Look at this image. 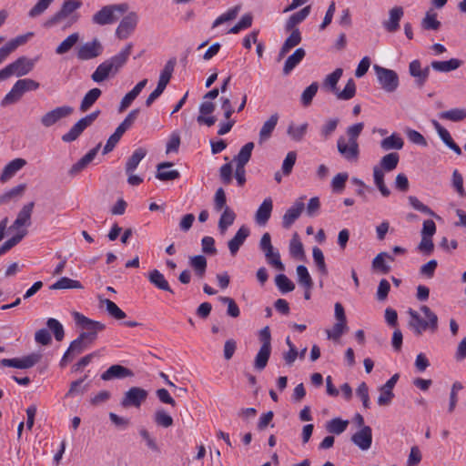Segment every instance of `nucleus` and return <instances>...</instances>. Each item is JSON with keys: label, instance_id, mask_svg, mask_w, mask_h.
<instances>
[{"label": "nucleus", "instance_id": "obj_1", "mask_svg": "<svg viewBox=\"0 0 466 466\" xmlns=\"http://www.w3.org/2000/svg\"><path fill=\"white\" fill-rule=\"evenodd\" d=\"M82 5L81 0H65L60 8L43 23V26L46 29L61 25L63 29L71 27L80 19V14L77 11Z\"/></svg>", "mask_w": 466, "mask_h": 466}, {"label": "nucleus", "instance_id": "obj_2", "mask_svg": "<svg viewBox=\"0 0 466 466\" xmlns=\"http://www.w3.org/2000/svg\"><path fill=\"white\" fill-rule=\"evenodd\" d=\"M132 48V44H127L117 55L101 63L91 75V79L96 83H101L106 80L110 75H116L126 65L131 55Z\"/></svg>", "mask_w": 466, "mask_h": 466}, {"label": "nucleus", "instance_id": "obj_3", "mask_svg": "<svg viewBox=\"0 0 466 466\" xmlns=\"http://www.w3.org/2000/svg\"><path fill=\"white\" fill-rule=\"evenodd\" d=\"M364 128V123L360 122L350 126L346 134L348 137L340 136L337 141L339 153L347 160H357L360 155L358 138Z\"/></svg>", "mask_w": 466, "mask_h": 466}, {"label": "nucleus", "instance_id": "obj_4", "mask_svg": "<svg viewBox=\"0 0 466 466\" xmlns=\"http://www.w3.org/2000/svg\"><path fill=\"white\" fill-rule=\"evenodd\" d=\"M420 309L427 319H422L419 312L410 309L408 310L410 317L409 327L417 336H420L427 329L431 333L436 332L438 329V316L426 305L420 306Z\"/></svg>", "mask_w": 466, "mask_h": 466}, {"label": "nucleus", "instance_id": "obj_5", "mask_svg": "<svg viewBox=\"0 0 466 466\" xmlns=\"http://www.w3.org/2000/svg\"><path fill=\"white\" fill-rule=\"evenodd\" d=\"M129 9L127 3L108 5L102 7L92 16V22L96 25H105L116 22L120 15L125 14Z\"/></svg>", "mask_w": 466, "mask_h": 466}, {"label": "nucleus", "instance_id": "obj_6", "mask_svg": "<svg viewBox=\"0 0 466 466\" xmlns=\"http://www.w3.org/2000/svg\"><path fill=\"white\" fill-rule=\"evenodd\" d=\"M378 82L381 88L387 93H393L397 90L400 80L398 74L392 70L379 65L373 66Z\"/></svg>", "mask_w": 466, "mask_h": 466}, {"label": "nucleus", "instance_id": "obj_7", "mask_svg": "<svg viewBox=\"0 0 466 466\" xmlns=\"http://www.w3.org/2000/svg\"><path fill=\"white\" fill-rule=\"evenodd\" d=\"M259 248L263 251L267 262L279 271L285 270V266L281 262L280 254L276 250L271 243V237L268 232L262 235L259 241Z\"/></svg>", "mask_w": 466, "mask_h": 466}, {"label": "nucleus", "instance_id": "obj_8", "mask_svg": "<svg viewBox=\"0 0 466 466\" xmlns=\"http://www.w3.org/2000/svg\"><path fill=\"white\" fill-rule=\"evenodd\" d=\"M74 317L76 323L87 330L86 332H82L81 335L82 338H84L86 340H88L90 343H92L96 339V334L98 331L104 330L106 329V325L104 323L90 319L81 313L76 312Z\"/></svg>", "mask_w": 466, "mask_h": 466}, {"label": "nucleus", "instance_id": "obj_9", "mask_svg": "<svg viewBox=\"0 0 466 466\" xmlns=\"http://www.w3.org/2000/svg\"><path fill=\"white\" fill-rule=\"evenodd\" d=\"M35 62L25 56H20L13 63L9 64L4 70L9 78L12 76H23L31 72L34 68Z\"/></svg>", "mask_w": 466, "mask_h": 466}, {"label": "nucleus", "instance_id": "obj_10", "mask_svg": "<svg viewBox=\"0 0 466 466\" xmlns=\"http://www.w3.org/2000/svg\"><path fill=\"white\" fill-rule=\"evenodd\" d=\"M147 391L139 387H131L124 393L120 401L123 408H139L147 398Z\"/></svg>", "mask_w": 466, "mask_h": 466}, {"label": "nucleus", "instance_id": "obj_11", "mask_svg": "<svg viewBox=\"0 0 466 466\" xmlns=\"http://www.w3.org/2000/svg\"><path fill=\"white\" fill-rule=\"evenodd\" d=\"M103 53V46L97 38L81 45L76 52V57L81 61L94 59Z\"/></svg>", "mask_w": 466, "mask_h": 466}, {"label": "nucleus", "instance_id": "obj_12", "mask_svg": "<svg viewBox=\"0 0 466 466\" xmlns=\"http://www.w3.org/2000/svg\"><path fill=\"white\" fill-rule=\"evenodd\" d=\"M73 112L74 108L70 106H57L44 114L40 118V122L44 127H50L62 118L70 116Z\"/></svg>", "mask_w": 466, "mask_h": 466}, {"label": "nucleus", "instance_id": "obj_13", "mask_svg": "<svg viewBox=\"0 0 466 466\" xmlns=\"http://www.w3.org/2000/svg\"><path fill=\"white\" fill-rule=\"evenodd\" d=\"M41 354L32 353L23 358L3 359L0 363L5 367H12L15 369H30L38 363L41 360Z\"/></svg>", "mask_w": 466, "mask_h": 466}, {"label": "nucleus", "instance_id": "obj_14", "mask_svg": "<svg viewBox=\"0 0 466 466\" xmlns=\"http://www.w3.org/2000/svg\"><path fill=\"white\" fill-rule=\"evenodd\" d=\"M137 21V14L136 12H129L126 16L122 18L116 30L117 37L120 39L127 38L136 28Z\"/></svg>", "mask_w": 466, "mask_h": 466}, {"label": "nucleus", "instance_id": "obj_15", "mask_svg": "<svg viewBox=\"0 0 466 466\" xmlns=\"http://www.w3.org/2000/svg\"><path fill=\"white\" fill-rule=\"evenodd\" d=\"M400 160V155L396 152H391L384 157L380 161L378 166L373 168V175H383V173H389L393 171Z\"/></svg>", "mask_w": 466, "mask_h": 466}, {"label": "nucleus", "instance_id": "obj_16", "mask_svg": "<svg viewBox=\"0 0 466 466\" xmlns=\"http://www.w3.org/2000/svg\"><path fill=\"white\" fill-rule=\"evenodd\" d=\"M254 143L248 142L244 145L238 154L234 157L233 162H236V169L234 175H245V165L249 161Z\"/></svg>", "mask_w": 466, "mask_h": 466}, {"label": "nucleus", "instance_id": "obj_17", "mask_svg": "<svg viewBox=\"0 0 466 466\" xmlns=\"http://www.w3.org/2000/svg\"><path fill=\"white\" fill-rule=\"evenodd\" d=\"M303 200L304 197L299 198L295 201L293 206L286 211L282 218V227L284 228H289L292 224L299 218L305 208Z\"/></svg>", "mask_w": 466, "mask_h": 466}, {"label": "nucleus", "instance_id": "obj_18", "mask_svg": "<svg viewBox=\"0 0 466 466\" xmlns=\"http://www.w3.org/2000/svg\"><path fill=\"white\" fill-rule=\"evenodd\" d=\"M85 341L86 339L82 338V335L80 334L77 339H76L70 343L69 348L65 352L60 361L61 368H65L67 365V363L70 362L75 358V356L84 351V350L86 347Z\"/></svg>", "mask_w": 466, "mask_h": 466}, {"label": "nucleus", "instance_id": "obj_19", "mask_svg": "<svg viewBox=\"0 0 466 466\" xmlns=\"http://www.w3.org/2000/svg\"><path fill=\"white\" fill-rule=\"evenodd\" d=\"M351 441L361 451H367L372 443V431L370 426H364L351 436Z\"/></svg>", "mask_w": 466, "mask_h": 466}, {"label": "nucleus", "instance_id": "obj_20", "mask_svg": "<svg viewBox=\"0 0 466 466\" xmlns=\"http://www.w3.org/2000/svg\"><path fill=\"white\" fill-rule=\"evenodd\" d=\"M430 68L431 66L421 68L420 61L417 59L410 63L409 73L415 78L416 85L419 87L423 86L426 83L430 75Z\"/></svg>", "mask_w": 466, "mask_h": 466}, {"label": "nucleus", "instance_id": "obj_21", "mask_svg": "<svg viewBox=\"0 0 466 466\" xmlns=\"http://www.w3.org/2000/svg\"><path fill=\"white\" fill-rule=\"evenodd\" d=\"M132 376H134V373L130 369L119 364H115L110 366L101 374V380L107 381L116 379L121 380Z\"/></svg>", "mask_w": 466, "mask_h": 466}, {"label": "nucleus", "instance_id": "obj_22", "mask_svg": "<svg viewBox=\"0 0 466 466\" xmlns=\"http://www.w3.org/2000/svg\"><path fill=\"white\" fill-rule=\"evenodd\" d=\"M35 207L34 202H29L25 205L19 211L15 220L10 227V229L18 230L21 227H28L31 225V216L33 208Z\"/></svg>", "mask_w": 466, "mask_h": 466}, {"label": "nucleus", "instance_id": "obj_23", "mask_svg": "<svg viewBox=\"0 0 466 466\" xmlns=\"http://www.w3.org/2000/svg\"><path fill=\"white\" fill-rule=\"evenodd\" d=\"M273 210V202L270 198H267L258 207L255 214V221L259 226H265L271 217Z\"/></svg>", "mask_w": 466, "mask_h": 466}, {"label": "nucleus", "instance_id": "obj_24", "mask_svg": "<svg viewBox=\"0 0 466 466\" xmlns=\"http://www.w3.org/2000/svg\"><path fill=\"white\" fill-rule=\"evenodd\" d=\"M434 128L436 129L439 137L443 141V143L451 149L455 154L460 156L461 154V147L453 141L450 132L443 127L437 120L431 121Z\"/></svg>", "mask_w": 466, "mask_h": 466}, {"label": "nucleus", "instance_id": "obj_25", "mask_svg": "<svg viewBox=\"0 0 466 466\" xmlns=\"http://www.w3.org/2000/svg\"><path fill=\"white\" fill-rule=\"evenodd\" d=\"M249 236V229L246 226H241L235 236L228 241V247L232 256H235L240 247L244 244Z\"/></svg>", "mask_w": 466, "mask_h": 466}, {"label": "nucleus", "instance_id": "obj_26", "mask_svg": "<svg viewBox=\"0 0 466 466\" xmlns=\"http://www.w3.org/2000/svg\"><path fill=\"white\" fill-rule=\"evenodd\" d=\"M289 32L290 35L286 38L279 50V59L283 58L290 49L297 46L301 42V34L299 29H291Z\"/></svg>", "mask_w": 466, "mask_h": 466}, {"label": "nucleus", "instance_id": "obj_27", "mask_svg": "<svg viewBox=\"0 0 466 466\" xmlns=\"http://www.w3.org/2000/svg\"><path fill=\"white\" fill-rule=\"evenodd\" d=\"M403 16V9L400 6H395L390 10L389 20L384 21L383 25L388 32H395L400 28V21Z\"/></svg>", "mask_w": 466, "mask_h": 466}, {"label": "nucleus", "instance_id": "obj_28", "mask_svg": "<svg viewBox=\"0 0 466 466\" xmlns=\"http://www.w3.org/2000/svg\"><path fill=\"white\" fill-rule=\"evenodd\" d=\"M462 63L463 62L458 58H451L447 61H432L431 67L436 72L449 73L458 69Z\"/></svg>", "mask_w": 466, "mask_h": 466}, {"label": "nucleus", "instance_id": "obj_29", "mask_svg": "<svg viewBox=\"0 0 466 466\" xmlns=\"http://www.w3.org/2000/svg\"><path fill=\"white\" fill-rule=\"evenodd\" d=\"M306 52L303 48H297L292 55H290L283 66V74L289 75L305 57Z\"/></svg>", "mask_w": 466, "mask_h": 466}, {"label": "nucleus", "instance_id": "obj_30", "mask_svg": "<svg viewBox=\"0 0 466 466\" xmlns=\"http://www.w3.org/2000/svg\"><path fill=\"white\" fill-rule=\"evenodd\" d=\"M310 5L303 7L300 11L293 14L289 16L285 24V30L290 31L291 29H299L297 25L304 21L310 13Z\"/></svg>", "mask_w": 466, "mask_h": 466}, {"label": "nucleus", "instance_id": "obj_31", "mask_svg": "<svg viewBox=\"0 0 466 466\" xmlns=\"http://www.w3.org/2000/svg\"><path fill=\"white\" fill-rule=\"evenodd\" d=\"M148 280L151 284H153L157 289L167 291L171 294L174 293L173 289L170 288L167 280L165 279L164 275L157 269H153L148 274Z\"/></svg>", "mask_w": 466, "mask_h": 466}, {"label": "nucleus", "instance_id": "obj_32", "mask_svg": "<svg viewBox=\"0 0 466 466\" xmlns=\"http://www.w3.org/2000/svg\"><path fill=\"white\" fill-rule=\"evenodd\" d=\"M279 120V115L277 113L272 114L269 118L263 124L260 131H259V144H262L264 141L268 140L273 130L275 129Z\"/></svg>", "mask_w": 466, "mask_h": 466}, {"label": "nucleus", "instance_id": "obj_33", "mask_svg": "<svg viewBox=\"0 0 466 466\" xmlns=\"http://www.w3.org/2000/svg\"><path fill=\"white\" fill-rule=\"evenodd\" d=\"M87 376L71 382L68 391L66 394V398H74L76 396H83L89 388V383H85Z\"/></svg>", "mask_w": 466, "mask_h": 466}, {"label": "nucleus", "instance_id": "obj_34", "mask_svg": "<svg viewBox=\"0 0 466 466\" xmlns=\"http://www.w3.org/2000/svg\"><path fill=\"white\" fill-rule=\"evenodd\" d=\"M101 145L98 144L96 147L88 151L83 157H81L70 169V173L81 172L89 163L93 161L96 156Z\"/></svg>", "mask_w": 466, "mask_h": 466}, {"label": "nucleus", "instance_id": "obj_35", "mask_svg": "<svg viewBox=\"0 0 466 466\" xmlns=\"http://www.w3.org/2000/svg\"><path fill=\"white\" fill-rule=\"evenodd\" d=\"M189 266L194 269L195 274L199 278L202 279L207 270L208 262L207 258L203 255H195L189 257L188 260Z\"/></svg>", "mask_w": 466, "mask_h": 466}, {"label": "nucleus", "instance_id": "obj_36", "mask_svg": "<svg viewBox=\"0 0 466 466\" xmlns=\"http://www.w3.org/2000/svg\"><path fill=\"white\" fill-rule=\"evenodd\" d=\"M385 258L390 261L394 260V258L387 252L379 253L372 260V268L380 271L382 274H388L390 271V267L385 262Z\"/></svg>", "mask_w": 466, "mask_h": 466}, {"label": "nucleus", "instance_id": "obj_37", "mask_svg": "<svg viewBox=\"0 0 466 466\" xmlns=\"http://www.w3.org/2000/svg\"><path fill=\"white\" fill-rule=\"evenodd\" d=\"M176 65L175 59H170L167 62V64L164 66V69L160 73L158 83L157 87L164 91L167 86V84L170 81V78L172 76V73L174 71V67Z\"/></svg>", "mask_w": 466, "mask_h": 466}, {"label": "nucleus", "instance_id": "obj_38", "mask_svg": "<svg viewBox=\"0 0 466 466\" xmlns=\"http://www.w3.org/2000/svg\"><path fill=\"white\" fill-rule=\"evenodd\" d=\"M89 127L83 118L79 119L71 128L70 130L62 136V140L64 142H73L75 141L83 131Z\"/></svg>", "mask_w": 466, "mask_h": 466}, {"label": "nucleus", "instance_id": "obj_39", "mask_svg": "<svg viewBox=\"0 0 466 466\" xmlns=\"http://www.w3.org/2000/svg\"><path fill=\"white\" fill-rule=\"evenodd\" d=\"M439 117L451 122H460L466 118V108L455 107L439 113Z\"/></svg>", "mask_w": 466, "mask_h": 466}, {"label": "nucleus", "instance_id": "obj_40", "mask_svg": "<svg viewBox=\"0 0 466 466\" xmlns=\"http://www.w3.org/2000/svg\"><path fill=\"white\" fill-rule=\"evenodd\" d=\"M235 218V212L228 207H225L218 220V230L222 235H224L227 232L228 227L234 223Z\"/></svg>", "mask_w": 466, "mask_h": 466}, {"label": "nucleus", "instance_id": "obj_41", "mask_svg": "<svg viewBox=\"0 0 466 466\" xmlns=\"http://www.w3.org/2000/svg\"><path fill=\"white\" fill-rule=\"evenodd\" d=\"M23 95L24 91L22 90L20 85L16 81L13 86L12 89L2 99L0 105L1 106H6L8 105L15 104L21 99Z\"/></svg>", "mask_w": 466, "mask_h": 466}, {"label": "nucleus", "instance_id": "obj_42", "mask_svg": "<svg viewBox=\"0 0 466 466\" xmlns=\"http://www.w3.org/2000/svg\"><path fill=\"white\" fill-rule=\"evenodd\" d=\"M101 94H102V91L97 87H95V88H92L91 90H89L85 95L84 98L81 101L80 111L81 112L87 111L96 103V101L99 98Z\"/></svg>", "mask_w": 466, "mask_h": 466}, {"label": "nucleus", "instance_id": "obj_43", "mask_svg": "<svg viewBox=\"0 0 466 466\" xmlns=\"http://www.w3.org/2000/svg\"><path fill=\"white\" fill-rule=\"evenodd\" d=\"M403 139L398 134H391L390 137L383 138L380 147L384 150L396 149L400 150L403 147Z\"/></svg>", "mask_w": 466, "mask_h": 466}, {"label": "nucleus", "instance_id": "obj_44", "mask_svg": "<svg viewBox=\"0 0 466 466\" xmlns=\"http://www.w3.org/2000/svg\"><path fill=\"white\" fill-rule=\"evenodd\" d=\"M79 33H72L56 46V53L57 55H64L67 53L79 41Z\"/></svg>", "mask_w": 466, "mask_h": 466}, {"label": "nucleus", "instance_id": "obj_45", "mask_svg": "<svg viewBox=\"0 0 466 466\" xmlns=\"http://www.w3.org/2000/svg\"><path fill=\"white\" fill-rule=\"evenodd\" d=\"M146 155L147 150L145 148L139 147L136 149L127 161L126 172L132 173Z\"/></svg>", "mask_w": 466, "mask_h": 466}, {"label": "nucleus", "instance_id": "obj_46", "mask_svg": "<svg viewBox=\"0 0 466 466\" xmlns=\"http://www.w3.org/2000/svg\"><path fill=\"white\" fill-rule=\"evenodd\" d=\"M343 74L341 68L335 69L331 74L328 75L323 82V86L332 93H336L337 84Z\"/></svg>", "mask_w": 466, "mask_h": 466}, {"label": "nucleus", "instance_id": "obj_47", "mask_svg": "<svg viewBox=\"0 0 466 466\" xmlns=\"http://www.w3.org/2000/svg\"><path fill=\"white\" fill-rule=\"evenodd\" d=\"M349 425V420L334 418L328 421L326 429L329 433L339 435L343 433Z\"/></svg>", "mask_w": 466, "mask_h": 466}, {"label": "nucleus", "instance_id": "obj_48", "mask_svg": "<svg viewBox=\"0 0 466 466\" xmlns=\"http://www.w3.org/2000/svg\"><path fill=\"white\" fill-rule=\"evenodd\" d=\"M83 289L82 284L78 280L71 279L66 277H63L50 286V289Z\"/></svg>", "mask_w": 466, "mask_h": 466}, {"label": "nucleus", "instance_id": "obj_49", "mask_svg": "<svg viewBox=\"0 0 466 466\" xmlns=\"http://www.w3.org/2000/svg\"><path fill=\"white\" fill-rule=\"evenodd\" d=\"M296 271L299 283L306 289H311L313 287V281L308 268L304 265H299Z\"/></svg>", "mask_w": 466, "mask_h": 466}, {"label": "nucleus", "instance_id": "obj_50", "mask_svg": "<svg viewBox=\"0 0 466 466\" xmlns=\"http://www.w3.org/2000/svg\"><path fill=\"white\" fill-rule=\"evenodd\" d=\"M271 350L261 348L255 357L254 368L258 370H262L266 368L268 359L270 357Z\"/></svg>", "mask_w": 466, "mask_h": 466}, {"label": "nucleus", "instance_id": "obj_51", "mask_svg": "<svg viewBox=\"0 0 466 466\" xmlns=\"http://www.w3.org/2000/svg\"><path fill=\"white\" fill-rule=\"evenodd\" d=\"M312 256L319 272L323 276H327L328 268L322 250L319 247H314L312 249Z\"/></svg>", "mask_w": 466, "mask_h": 466}, {"label": "nucleus", "instance_id": "obj_52", "mask_svg": "<svg viewBox=\"0 0 466 466\" xmlns=\"http://www.w3.org/2000/svg\"><path fill=\"white\" fill-rule=\"evenodd\" d=\"M100 302L106 307L108 314L116 319H123L126 313L112 300L108 299H100Z\"/></svg>", "mask_w": 466, "mask_h": 466}, {"label": "nucleus", "instance_id": "obj_53", "mask_svg": "<svg viewBox=\"0 0 466 466\" xmlns=\"http://www.w3.org/2000/svg\"><path fill=\"white\" fill-rule=\"evenodd\" d=\"M55 0H38L35 5L29 10L28 16L35 18L43 15L52 5Z\"/></svg>", "mask_w": 466, "mask_h": 466}, {"label": "nucleus", "instance_id": "obj_54", "mask_svg": "<svg viewBox=\"0 0 466 466\" xmlns=\"http://www.w3.org/2000/svg\"><path fill=\"white\" fill-rule=\"evenodd\" d=\"M356 94V85L353 79H349L342 91H336L335 95L339 100H350Z\"/></svg>", "mask_w": 466, "mask_h": 466}, {"label": "nucleus", "instance_id": "obj_55", "mask_svg": "<svg viewBox=\"0 0 466 466\" xmlns=\"http://www.w3.org/2000/svg\"><path fill=\"white\" fill-rule=\"evenodd\" d=\"M240 9H241L240 5H238L232 8L228 9L226 13L219 15L213 22L212 27H217L223 23H226L228 21H231V20L235 19L238 14V12L240 11Z\"/></svg>", "mask_w": 466, "mask_h": 466}, {"label": "nucleus", "instance_id": "obj_56", "mask_svg": "<svg viewBox=\"0 0 466 466\" xmlns=\"http://www.w3.org/2000/svg\"><path fill=\"white\" fill-rule=\"evenodd\" d=\"M154 420L157 426L168 428L173 425L172 417L163 409L157 410L154 415Z\"/></svg>", "mask_w": 466, "mask_h": 466}, {"label": "nucleus", "instance_id": "obj_57", "mask_svg": "<svg viewBox=\"0 0 466 466\" xmlns=\"http://www.w3.org/2000/svg\"><path fill=\"white\" fill-rule=\"evenodd\" d=\"M46 326L53 332L57 341H61L64 339L65 330L62 324L57 319L53 318L48 319Z\"/></svg>", "mask_w": 466, "mask_h": 466}, {"label": "nucleus", "instance_id": "obj_58", "mask_svg": "<svg viewBox=\"0 0 466 466\" xmlns=\"http://www.w3.org/2000/svg\"><path fill=\"white\" fill-rule=\"evenodd\" d=\"M319 89V84L313 82L309 85L301 94V103L303 106H308L311 104L313 97L316 96Z\"/></svg>", "mask_w": 466, "mask_h": 466}, {"label": "nucleus", "instance_id": "obj_59", "mask_svg": "<svg viewBox=\"0 0 466 466\" xmlns=\"http://www.w3.org/2000/svg\"><path fill=\"white\" fill-rule=\"evenodd\" d=\"M275 282L279 289L283 292H290L294 290V283L284 274H279L276 277Z\"/></svg>", "mask_w": 466, "mask_h": 466}, {"label": "nucleus", "instance_id": "obj_60", "mask_svg": "<svg viewBox=\"0 0 466 466\" xmlns=\"http://www.w3.org/2000/svg\"><path fill=\"white\" fill-rule=\"evenodd\" d=\"M436 17V14L427 12L425 17L421 21V26L426 30H438L441 26V22L438 21Z\"/></svg>", "mask_w": 466, "mask_h": 466}, {"label": "nucleus", "instance_id": "obj_61", "mask_svg": "<svg viewBox=\"0 0 466 466\" xmlns=\"http://www.w3.org/2000/svg\"><path fill=\"white\" fill-rule=\"evenodd\" d=\"M26 234H27L26 229L19 230L15 236L12 237L11 238H9L5 242H4L3 245L0 247V249L2 250L3 253L7 252L13 247H15L16 244H18Z\"/></svg>", "mask_w": 466, "mask_h": 466}, {"label": "nucleus", "instance_id": "obj_62", "mask_svg": "<svg viewBox=\"0 0 466 466\" xmlns=\"http://www.w3.org/2000/svg\"><path fill=\"white\" fill-rule=\"evenodd\" d=\"M289 252L290 255L294 258H303L304 257V248L303 245L299 239L298 234L295 233L289 244Z\"/></svg>", "mask_w": 466, "mask_h": 466}, {"label": "nucleus", "instance_id": "obj_63", "mask_svg": "<svg viewBox=\"0 0 466 466\" xmlns=\"http://www.w3.org/2000/svg\"><path fill=\"white\" fill-rule=\"evenodd\" d=\"M139 435L146 441V445L150 451L157 452V453L160 452V449L157 443L156 439L149 433V431L147 430L141 429L139 431Z\"/></svg>", "mask_w": 466, "mask_h": 466}, {"label": "nucleus", "instance_id": "obj_64", "mask_svg": "<svg viewBox=\"0 0 466 466\" xmlns=\"http://www.w3.org/2000/svg\"><path fill=\"white\" fill-rule=\"evenodd\" d=\"M26 161L24 158H15L9 162L3 169L2 175H13L25 167Z\"/></svg>", "mask_w": 466, "mask_h": 466}]
</instances>
